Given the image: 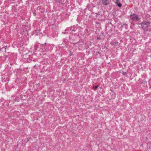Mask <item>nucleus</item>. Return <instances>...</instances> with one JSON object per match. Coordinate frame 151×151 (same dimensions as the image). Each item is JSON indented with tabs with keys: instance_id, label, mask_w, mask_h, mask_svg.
Wrapping results in <instances>:
<instances>
[{
	"instance_id": "obj_4",
	"label": "nucleus",
	"mask_w": 151,
	"mask_h": 151,
	"mask_svg": "<svg viewBox=\"0 0 151 151\" xmlns=\"http://www.w3.org/2000/svg\"><path fill=\"white\" fill-rule=\"evenodd\" d=\"M102 2L104 5H106L108 3V0H102Z\"/></svg>"
},
{
	"instance_id": "obj_6",
	"label": "nucleus",
	"mask_w": 151,
	"mask_h": 151,
	"mask_svg": "<svg viewBox=\"0 0 151 151\" xmlns=\"http://www.w3.org/2000/svg\"><path fill=\"white\" fill-rule=\"evenodd\" d=\"M122 74L123 75H126L127 74V73L126 72H123Z\"/></svg>"
},
{
	"instance_id": "obj_5",
	"label": "nucleus",
	"mask_w": 151,
	"mask_h": 151,
	"mask_svg": "<svg viewBox=\"0 0 151 151\" xmlns=\"http://www.w3.org/2000/svg\"><path fill=\"white\" fill-rule=\"evenodd\" d=\"M99 87L98 85L95 86L93 87V88L94 89H96Z\"/></svg>"
},
{
	"instance_id": "obj_2",
	"label": "nucleus",
	"mask_w": 151,
	"mask_h": 151,
	"mask_svg": "<svg viewBox=\"0 0 151 151\" xmlns=\"http://www.w3.org/2000/svg\"><path fill=\"white\" fill-rule=\"evenodd\" d=\"M130 19L134 21H138L139 20V18L138 16L136 14H133L130 16Z\"/></svg>"
},
{
	"instance_id": "obj_1",
	"label": "nucleus",
	"mask_w": 151,
	"mask_h": 151,
	"mask_svg": "<svg viewBox=\"0 0 151 151\" xmlns=\"http://www.w3.org/2000/svg\"><path fill=\"white\" fill-rule=\"evenodd\" d=\"M141 26L142 29L145 31H147L150 26V23L147 22H144L142 23Z\"/></svg>"
},
{
	"instance_id": "obj_7",
	"label": "nucleus",
	"mask_w": 151,
	"mask_h": 151,
	"mask_svg": "<svg viewBox=\"0 0 151 151\" xmlns=\"http://www.w3.org/2000/svg\"><path fill=\"white\" fill-rule=\"evenodd\" d=\"M116 42V44H118V42Z\"/></svg>"
},
{
	"instance_id": "obj_3",
	"label": "nucleus",
	"mask_w": 151,
	"mask_h": 151,
	"mask_svg": "<svg viewBox=\"0 0 151 151\" xmlns=\"http://www.w3.org/2000/svg\"><path fill=\"white\" fill-rule=\"evenodd\" d=\"M119 7H120L122 6V4L120 3L119 0H116L115 2Z\"/></svg>"
}]
</instances>
